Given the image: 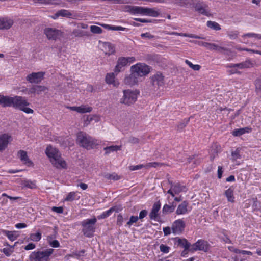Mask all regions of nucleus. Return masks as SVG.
Masks as SVG:
<instances>
[{
	"instance_id": "56",
	"label": "nucleus",
	"mask_w": 261,
	"mask_h": 261,
	"mask_svg": "<svg viewBox=\"0 0 261 261\" xmlns=\"http://www.w3.org/2000/svg\"><path fill=\"white\" fill-rule=\"evenodd\" d=\"M52 211L58 214H62L63 212V208L61 206H53L52 207Z\"/></svg>"
},
{
	"instance_id": "4",
	"label": "nucleus",
	"mask_w": 261,
	"mask_h": 261,
	"mask_svg": "<svg viewBox=\"0 0 261 261\" xmlns=\"http://www.w3.org/2000/svg\"><path fill=\"white\" fill-rule=\"evenodd\" d=\"M139 94V91L137 89L124 90H123V96L120 99V103L130 106L136 101Z\"/></svg>"
},
{
	"instance_id": "43",
	"label": "nucleus",
	"mask_w": 261,
	"mask_h": 261,
	"mask_svg": "<svg viewBox=\"0 0 261 261\" xmlns=\"http://www.w3.org/2000/svg\"><path fill=\"white\" fill-rule=\"evenodd\" d=\"M90 31L91 32L95 34H101L102 32V29L96 25H91L90 27Z\"/></svg>"
},
{
	"instance_id": "28",
	"label": "nucleus",
	"mask_w": 261,
	"mask_h": 261,
	"mask_svg": "<svg viewBox=\"0 0 261 261\" xmlns=\"http://www.w3.org/2000/svg\"><path fill=\"white\" fill-rule=\"evenodd\" d=\"M251 130V128L246 127L239 129H235L233 130L232 134L234 136H240L246 133H249Z\"/></svg>"
},
{
	"instance_id": "61",
	"label": "nucleus",
	"mask_w": 261,
	"mask_h": 261,
	"mask_svg": "<svg viewBox=\"0 0 261 261\" xmlns=\"http://www.w3.org/2000/svg\"><path fill=\"white\" fill-rule=\"evenodd\" d=\"M36 245L35 244L30 243L24 247V249L25 250H30L34 249Z\"/></svg>"
},
{
	"instance_id": "26",
	"label": "nucleus",
	"mask_w": 261,
	"mask_h": 261,
	"mask_svg": "<svg viewBox=\"0 0 261 261\" xmlns=\"http://www.w3.org/2000/svg\"><path fill=\"white\" fill-rule=\"evenodd\" d=\"M176 240H177L178 245L182 247L185 250H189L190 251L191 245L190 243L188 242L186 239H180L179 238H176Z\"/></svg>"
},
{
	"instance_id": "59",
	"label": "nucleus",
	"mask_w": 261,
	"mask_h": 261,
	"mask_svg": "<svg viewBox=\"0 0 261 261\" xmlns=\"http://www.w3.org/2000/svg\"><path fill=\"white\" fill-rule=\"evenodd\" d=\"M123 222V218L121 214H119L117 216V225L119 226H121L122 225Z\"/></svg>"
},
{
	"instance_id": "27",
	"label": "nucleus",
	"mask_w": 261,
	"mask_h": 261,
	"mask_svg": "<svg viewBox=\"0 0 261 261\" xmlns=\"http://www.w3.org/2000/svg\"><path fill=\"white\" fill-rule=\"evenodd\" d=\"M103 47L105 50L106 54L110 55L114 54L115 52L114 46L110 42H104Z\"/></svg>"
},
{
	"instance_id": "64",
	"label": "nucleus",
	"mask_w": 261,
	"mask_h": 261,
	"mask_svg": "<svg viewBox=\"0 0 261 261\" xmlns=\"http://www.w3.org/2000/svg\"><path fill=\"white\" fill-rule=\"evenodd\" d=\"M15 227L18 229H21L25 228L27 227V225L23 223H17L15 225Z\"/></svg>"
},
{
	"instance_id": "13",
	"label": "nucleus",
	"mask_w": 261,
	"mask_h": 261,
	"mask_svg": "<svg viewBox=\"0 0 261 261\" xmlns=\"http://www.w3.org/2000/svg\"><path fill=\"white\" fill-rule=\"evenodd\" d=\"M11 139V136L8 134L0 135V152H2L6 149Z\"/></svg>"
},
{
	"instance_id": "16",
	"label": "nucleus",
	"mask_w": 261,
	"mask_h": 261,
	"mask_svg": "<svg viewBox=\"0 0 261 261\" xmlns=\"http://www.w3.org/2000/svg\"><path fill=\"white\" fill-rule=\"evenodd\" d=\"M253 65V63L250 60H247L244 62L237 64H229L226 65L227 68H238L243 69L249 68Z\"/></svg>"
},
{
	"instance_id": "32",
	"label": "nucleus",
	"mask_w": 261,
	"mask_h": 261,
	"mask_svg": "<svg viewBox=\"0 0 261 261\" xmlns=\"http://www.w3.org/2000/svg\"><path fill=\"white\" fill-rule=\"evenodd\" d=\"M106 82L109 84H113L115 86H116L118 84L115 81L114 73H110L107 74L106 76Z\"/></svg>"
},
{
	"instance_id": "21",
	"label": "nucleus",
	"mask_w": 261,
	"mask_h": 261,
	"mask_svg": "<svg viewBox=\"0 0 261 261\" xmlns=\"http://www.w3.org/2000/svg\"><path fill=\"white\" fill-rule=\"evenodd\" d=\"M207 7V6L206 5H202L200 3H197L195 5L194 8L196 11L198 12L199 13H201V14H203L205 16H210L211 14L209 13V12L207 11L206 8Z\"/></svg>"
},
{
	"instance_id": "33",
	"label": "nucleus",
	"mask_w": 261,
	"mask_h": 261,
	"mask_svg": "<svg viewBox=\"0 0 261 261\" xmlns=\"http://www.w3.org/2000/svg\"><path fill=\"white\" fill-rule=\"evenodd\" d=\"M4 234L11 241H13L15 240L17 238V236L16 235L15 231H10L7 230H4L3 231Z\"/></svg>"
},
{
	"instance_id": "31",
	"label": "nucleus",
	"mask_w": 261,
	"mask_h": 261,
	"mask_svg": "<svg viewBox=\"0 0 261 261\" xmlns=\"http://www.w3.org/2000/svg\"><path fill=\"white\" fill-rule=\"evenodd\" d=\"M72 33L75 37H77L89 36L90 35V33L89 32L84 31L80 29H74Z\"/></svg>"
},
{
	"instance_id": "37",
	"label": "nucleus",
	"mask_w": 261,
	"mask_h": 261,
	"mask_svg": "<svg viewBox=\"0 0 261 261\" xmlns=\"http://www.w3.org/2000/svg\"><path fill=\"white\" fill-rule=\"evenodd\" d=\"M207 26L214 30H220L221 29L220 25L215 21H208L207 22Z\"/></svg>"
},
{
	"instance_id": "7",
	"label": "nucleus",
	"mask_w": 261,
	"mask_h": 261,
	"mask_svg": "<svg viewBox=\"0 0 261 261\" xmlns=\"http://www.w3.org/2000/svg\"><path fill=\"white\" fill-rule=\"evenodd\" d=\"M43 33L49 40L56 41L63 36L61 30L55 28H46L44 29Z\"/></svg>"
},
{
	"instance_id": "39",
	"label": "nucleus",
	"mask_w": 261,
	"mask_h": 261,
	"mask_svg": "<svg viewBox=\"0 0 261 261\" xmlns=\"http://www.w3.org/2000/svg\"><path fill=\"white\" fill-rule=\"evenodd\" d=\"M174 212V206H171L170 205H168L166 204L164 205L162 212L163 214H167L168 213H172Z\"/></svg>"
},
{
	"instance_id": "63",
	"label": "nucleus",
	"mask_w": 261,
	"mask_h": 261,
	"mask_svg": "<svg viewBox=\"0 0 261 261\" xmlns=\"http://www.w3.org/2000/svg\"><path fill=\"white\" fill-rule=\"evenodd\" d=\"M223 173L222 167L221 166H218V178L220 179L222 177Z\"/></svg>"
},
{
	"instance_id": "24",
	"label": "nucleus",
	"mask_w": 261,
	"mask_h": 261,
	"mask_svg": "<svg viewBox=\"0 0 261 261\" xmlns=\"http://www.w3.org/2000/svg\"><path fill=\"white\" fill-rule=\"evenodd\" d=\"M188 202L186 201H183L180 204H179L176 211V213L177 215H182L187 213L188 212L187 210Z\"/></svg>"
},
{
	"instance_id": "30",
	"label": "nucleus",
	"mask_w": 261,
	"mask_h": 261,
	"mask_svg": "<svg viewBox=\"0 0 261 261\" xmlns=\"http://www.w3.org/2000/svg\"><path fill=\"white\" fill-rule=\"evenodd\" d=\"M121 148V146L117 145H112L110 146H107L104 148V150H105V154H108L111 152L120 150Z\"/></svg>"
},
{
	"instance_id": "20",
	"label": "nucleus",
	"mask_w": 261,
	"mask_h": 261,
	"mask_svg": "<svg viewBox=\"0 0 261 261\" xmlns=\"http://www.w3.org/2000/svg\"><path fill=\"white\" fill-rule=\"evenodd\" d=\"M127 60L125 57H120L117 61V63L115 68V72H119L122 70V68L125 66L127 65Z\"/></svg>"
},
{
	"instance_id": "40",
	"label": "nucleus",
	"mask_w": 261,
	"mask_h": 261,
	"mask_svg": "<svg viewBox=\"0 0 261 261\" xmlns=\"http://www.w3.org/2000/svg\"><path fill=\"white\" fill-rule=\"evenodd\" d=\"M215 50H217L220 53H224V54H228V52H230V50L226 47L219 46L216 44V47H214Z\"/></svg>"
},
{
	"instance_id": "62",
	"label": "nucleus",
	"mask_w": 261,
	"mask_h": 261,
	"mask_svg": "<svg viewBox=\"0 0 261 261\" xmlns=\"http://www.w3.org/2000/svg\"><path fill=\"white\" fill-rule=\"evenodd\" d=\"M163 230L165 236H168L171 233V229L169 227H164Z\"/></svg>"
},
{
	"instance_id": "57",
	"label": "nucleus",
	"mask_w": 261,
	"mask_h": 261,
	"mask_svg": "<svg viewBox=\"0 0 261 261\" xmlns=\"http://www.w3.org/2000/svg\"><path fill=\"white\" fill-rule=\"evenodd\" d=\"M142 38H147L149 39H151L154 38V36L151 35L150 33L147 32L145 33H142L141 34Z\"/></svg>"
},
{
	"instance_id": "29",
	"label": "nucleus",
	"mask_w": 261,
	"mask_h": 261,
	"mask_svg": "<svg viewBox=\"0 0 261 261\" xmlns=\"http://www.w3.org/2000/svg\"><path fill=\"white\" fill-rule=\"evenodd\" d=\"M224 195L227 197V200L231 203L234 202V197L233 196V190L229 188L225 191Z\"/></svg>"
},
{
	"instance_id": "54",
	"label": "nucleus",
	"mask_w": 261,
	"mask_h": 261,
	"mask_svg": "<svg viewBox=\"0 0 261 261\" xmlns=\"http://www.w3.org/2000/svg\"><path fill=\"white\" fill-rule=\"evenodd\" d=\"M110 209L112 213L113 212L118 213L122 210V207L121 205H116L112 207Z\"/></svg>"
},
{
	"instance_id": "48",
	"label": "nucleus",
	"mask_w": 261,
	"mask_h": 261,
	"mask_svg": "<svg viewBox=\"0 0 261 261\" xmlns=\"http://www.w3.org/2000/svg\"><path fill=\"white\" fill-rule=\"evenodd\" d=\"M190 120V118L188 119H185L183 120L181 122L179 123V124L177 125V127L179 129H183L188 123Z\"/></svg>"
},
{
	"instance_id": "11",
	"label": "nucleus",
	"mask_w": 261,
	"mask_h": 261,
	"mask_svg": "<svg viewBox=\"0 0 261 261\" xmlns=\"http://www.w3.org/2000/svg\"><path fill=\"white\" fill-rule=\"evenodd\" d=\"M185 224L182 220L178 219L176 220L172 224V232L175 234H180L184 230Z\"/></svg>"
},
{
	"instance_id": "3",
	"label": "nucleus",
	"mask_w": 261,
	"mask_h": 261,
	"mask_svg": "<svg viewBox=\"0 0 261 261\" xmlns=\"http://www.w3.org/2000/svg\"><path fill=\"white\" fill-rule=\"evenodd\" d=\"M76 142L80 146L87 149L93 148L97 145L94 139L83 132L77 133Z\"/></svg>"
},
{
	"instance_id": "50",
	"label": "nucleus",
	"mask_w": 261,
	"mask_h": 261,
	"mask_svg": "<svg viewBox=\"0 0 261 261\" xmlns=\"http://www.w3.org/2000/svg\"><path fill=\"white\" fill-rule=\"evenodd\" d=\"M75 192H70L68 195L67 196L66 198H65L66 201H72L75 199Z\"/></svg>"
},
{
	"instance_id": "18",
	"label": "nucleus",
	"mask_w": 261,
	"mask_h": 261,
	"mask_svg": "<svg viewBox=\"0 0 261 261\" xmlns=\"http://www.w3.org/2000/svg\"><path fill=\"white\" fill-rule=\"evenodd\" d=\"M152 83L153 86L158 87L164 84V76L161 73H157L152 77Z\"/></svg>"
},
{
	"instance_id": "19",
	"label": "nucleus",
	"mask_w": 261,
	"mask_h": 261,
	"mask_svg": "<svg viewBox=\"0 0 261 261\" xmlns=\"http://www.w3.org/2000/svg\"><path fill=\"white\" fill-rule=\"evenodd\" d=\"M18 155L19 156L21 161L25 165L28 166L33 165V162L30 160L27 155L26 151L20 150L18 152Z\"/></svg>"
},
{
	"instance_id": "1",
	"label": "nucleus",
	"mask_w": 261,
	"mask_h": 261,
	"mask_svg": "<svg viewBox=\"0 0 261 261\" xmlns=\"http://www.w3.org/2000/svg\"><path fill=\"white\" fill-rule=\"evenodd\" d=\"M0 105L3 107H13L19 109L27 114L33 113V110L27 106L29 103L25 98L15 96L13 97L0 95Z\"/></svg>"
},
{
	"instance_id": "9",
	"label": "nucleus",
	"mask_w": 261,
	"mask_h": 261,
	"mask_svg": "<svg viewBox=\"0 0 261 261\" xmlns=\"http://www.w3.org/2000/svg\"><path fill=\"white\" fill-rule=\"evenodd\" d=\"M210 248V245L206 241L199 240L191 246L190 251L194 252L196 250L207 252Z\"/></svg>"
},
{
	"instance_id": "41",
	"label": "nucleus",
	"mask_w": 261,
	"mask_h": 261,
	"mask_svg": "<svg viewBox=\"0 0 261 261\" xmlns=\"http://www.w3.org/2000/svg\"><path fill=\"white\" fill-rule=\"evenodd\" d=\"M185 63L190 67L192 69H193L194 70H195V71H198L199 70L200 68H201V66L199 65H198V64H196V65H194L190 61H189V60H185Z\"/></svg>"
},
{
	"instance_id": "38",
	"label": "nucleus",
	"mask_w": 261,
	"mask_h": 261,
	"mask_svg": "<svg viewBox=\"0 0 261 261\" xmlns=\"http://www.w3.org/2000/svg\"><path fill=\"white\" fill-rule=\"evenodd\" d=\"M29 239L33 241L38 242L41 239V234L39 232L35 233H31L30 235Z\"/></svg>"
},
{
	"instance_id": "22",
	"label": "nucleus",
	"mask_w": 261,
	"mask_h": 261,
	"mask_svg": "<svg viewBox=\"0 0 261 261\" xmlns=\"http://www.w3.org/2000/svg\"><path fill=\"white\" fill-rule=\"evenodd\" d=\"M70 109L72 111H76L80 113H85L87 112H90L92 111V108L90 107H86L82 105L80 107H70Z\"/></svg>"
},
{
	"instance_id": "2",
	"label": "nucleus",
	"mask_w": 261,
	"mask_h": 261,
	"mask_svg": "<svg viewBox=\"0 0 261 261\" xmlns=\"http://www.w3.org/2000/svg\"><path fill=\"white\" fill-rule=\"evenodd\" d=\"M45 153L50 158L52 164L57 168H64L66 166V162L62 159L59 150L51 146H48L45 150Z\"/></svg>"
},
{
	"instance_id": "15",
	"label": "nucleus",
	"mask_w": 261,
	"mask_h": 261,
	"mask_svg": "<svg viewBox=\"0 0 261 261\" xmlns=\"http://www.w3.org/2000/svg\"><path fill=\"white\" fill-rule=\"evenodd\" d=\"M160 208L161 203L159 201L153 204L151 211L149 215L151 220H157L159 216V211Z\"/></svg>"
},
{
	"instance_id": "6",
	"label": "nucleus",
	"mask_w": 261,
	"mask_h": 261,
	"mask_svg": "<svg viewBox=\"0 0 261 261\" xmlns=\"http://www.w3.org/2000/svg\"><path fill=\"white\" fill-rule=\"evenodd\" d=\"M97 221L95 217L92 219H86L81 222V225L83 227L82 232L87 237H91L93 236L95 230V224Z\"/></svg>"
},
{
	"instance_id": "25",
	"label": "nucleus",
	"mask_w": 261,
	"mask_h": 261,
	"mask_svg": "<svg viewBox=\"0 0 261 261\" xmlns=\"http://www.w3.org/2000/svg\"><path fill=\"white\" fill-rule=\"evenodd\" d=\"M170 184L171 185L175 194H178L180 192L184 191L185 189V186L181 185L179 183L173 184L172 182L169 181Z\"/></svg>"
},
{
	"instance_id": "14",
	"label": "nucleus",
	"mask_w": 261,
	"mask_h": 261,
	"mask_svg": "<svg viewBox=\"0 0 261 261\" xmlns=\"http://www.w3.org/2000/svg\"><path fill=\"white\" fill-rule=\"evenodd\" d=\"M147 8L136 6H128L127 11L131 14H140L146 15Z\"/></svg>"
},
{
	"instance_id": "55",
	"label": "nucleus",
	"mask_w": 261,
	"mask_h": 261,
	"mask_svg": "<svg viewBox=\"0 0 261 261\" xmlns=\"http://www.w3.org/2000/svg\"><path fill=\"white\" fill-rule=\"evenodd\" d=\"M49 245L54 248L59 247L60 246V243L58 240H55L53 241H49Z\"/></svg>"
},
{
	"instance_id": "36",
	"label": "nucleus",
	"mask_w": 261,
	"mask_h": 261,
	"mask_svg": "<svg viewBox=\"0 0 261 261\" xmlns=\"http://www.w3.org/2000/svg\"><path fill=\"white\" fill-rule=\"evenodd\" d=\"M146 15L152 17H158L160 15V12L153 8H147Z\"/></svg>"
},
{
	"instance_id": "47",
	"label": "nucleus",
	"mask_w": 261,
	"mask_h": 261,
	"mask_svg": "<svg viewBox=\"0 0 261 261\" xmlns=\"http://www.w3.org/2000/svg\"><path fill=\"white\" fill-rule=\"evenodd\" d=\"M24 186L30 189H34L36 187L35 182L30 180L25 181Z\"/></svg>"
},
{
	"instance_id": "12",
	"label": "nucleus",
	"mask_w": 261,
	"mask_h": 261,
	"mask_svg": "<svg viewBox=\"0 0 261 261\" xmlns=\"http://www.w3.org/2000/svg\"><path fill=\"white\" fill-rule=\"evenodd\" d=\"M47 90V88L44 86L41 85H33L30 88L25 89L23 90V92H25L26 94L29 95L31 94H40L42 92H45Z\"/></svg>"
},
{
	"instance_id": "58",
	"label": "nucleus",
	"mask_w": 261,
	"mask_h": 261,
	"mask_svg": "<svg viewBox=\"0 0 261 261\" xmlns=\"http://www.w3.org/2000/svg\"><path fill=\"white\" fill-rule=\"evenodd\" d=\"M147 214H148V212L147 210H142L139 213V216L138 217L139 219H143L147 216Z\"/></svg>"
},
{
	"instance_id": "8",
	"label": "nucleus",
	"mask_w": 261,
	"mask_h": 261,
	"mask_svg": "<svg viewBox=\"0 0 261 261\" xmlns=\"http://www.w3.org/2000/svg\"><path fill=\"white\" fill-rule=\"evenodd\" d=\"M131 70L139 77L146 75L150 72L149 66L142 63H137L132 66Z\"/></svg>"
},
{
	"instance_id": "35",
	"label": "nucleus",
	"mask_w": 261,
	"mask_h": 261,
	"mask_svg": "<svg viewBox=\"0 0 261 261\" xmlns=\"http://www.w3.org/2000/svg\"><path fill=\"white\" fill-rule=\"evenodd\" d=\"M103 177L109 180H118L120 177L116 173H113L112 174L105 173L103 175Z\"/></svg>"
},
{
	"instance_id": "44",
	"label": "nucleus",
	"mask_w": 261,
	"mask_h": 261,
	"mask_svg": "<svg viewBox=\"0 0 261 261\" xmlns=\"http://www.w3.org/2000/svg\"><path fill=\"white\" fill-rule=\"evenodd\" d=\"M231 158L233 161H236L237 159L241 158L240 150L238 148H237L235 151L231 152Z\"/></svg>"
},
{
	"instance_id": "46",
	"label": "nucleus",
	"mask_w": 261,
	"mask_h": 261,
	"mask_svg": "<svg viewBox=\"0 0 261 261\" xmlns=\"http://www.w3.org/2000/svg\"><path fill=\"white\" fill-rule=\"evenodd\" d=\"M112 214L110 209L103 212L101 215L97 216L98 219H102L107 218Z\"/></svg>"
},
{
	"instance_id": "51",
	"label": "nucleus",
	"mask_w": 261,
	"mask_h": 261,
	"mask_svg": "<svg viewBox=\"0 0 261 261\" xmlns=\"http://www.w3.org/2000/svg\"><path fill=\"white\" fill-rule=\"evenodd\" d=\"M139 139L134 136H130L128 138V142L130 143L136 144L139 143Z\"/></svg>"
},
{
	"instance_id": "53",
	"label": "nucleus",
	"mask_w": 261,
	"mask_h": 261,
	"mask_svg": "<svg viewBox=\"0 0 261 261\" xmlns=\"http://www.w3.org/2000/svg\"><path fill=\"white\" fill-rule=\"evenodd\" d=\"M1 251L3 252L7 256H9L13 252V250L9 248H4L2 250H1Z\"/></svg>"
},
{
	"instance_id": "34",
	"label": "nucleus",
	"mask_w": 261,
	"mask_h": 261,
	"mask_svg": "<svg viewBox=\"0 0 261 261\" xmlns=\"http://www.w3.org/2000/svg\"><path fill=\"white\" fill-rule=\"evenodd\" d=\"M56 15L58 16H63L70 18L72 16V14L67 10L62 9L58 11L56 13Z\"/></svg>"
},
{
	"instance_id": "49",
	"label": "nucleus",
	"mask_w": 261,
	"mask_h": 261,
	"mask_svg": "<svg viewBox=\"0 0 261 261\" xmlns=\"http://www.w3.org/2000/svg\"><path fill=\"white\" fill-rule=\"evenodd\" d=\"M139 218L137 216H132L130 217L129 220L127 222V225L130 226L133 223H136Z\"/></svg>"
},
{
	"instance_id": "42",
	"label": "nucleus",
	"mask_w": 261,
	"mask_h": 261,
	"mask_svg": "<svg viewBox=\"0 0 261 261\" xmlns=\"http://www.w3.org/2000/svg\"><path fill=\"white\" fill-rule=\"evenodd\" d=\"M256 91L258 95L261 96V79L255 81Z\"/></svg>"
},
{
	"instance_id": "60",
	"label": "nucleus",
	"mask_w": 261,
	"mask_h": 261,
	"mask_svg": "<svg viewBox=\"0 0 261 261\" xmlns=\"http://www.w3.org/2000/svg\"><path fill=\"white\" fill-rule=\"evenodd\" d=\"M143 167V165L142 164L135 165V166H130L129 167V170L132 171L139 170L141 168H142Z\"/></svg>"
},
{
	"instance_id": "45",
	"label": "nucleus",
	"mask_w": 261,
	"mask_h": 261,
	"mask_svg": "<svg viewBox=\"0 0 261 261\" xmlns=\"http://www.w3.org/2000/svg\"><path fill=\"white\" fill-rule=\"evenodd\" d=\"M201 45L210 50H214V47H216V44L206 42H202Z\"/></svg>"
},
{
	"instance_id": "23",
	"label": "nucleus",
	"mask_w": 261,
	"mask_h": 261,
	"mask_svg": "<svg viewBox=\"0 0 261 261\" xmlns=\"http://www.w3.org/2000/svg\"><path fill=\"white\" fill-rule=\"evenodd\" d=\"M13 21L7 18L0 19V29H8L13 24Z\"/></svg>"
},
{
	"instance_id": "52",
	"label": "nucleus",
	"mask_w": 261,
	"mask_h": 261,
	"mask_svg": "<svg viewBox=\"0 0 261 261\" xmlns=\"http://www.w3.org/2000/svg\"><path fill=\"white\" fill-rule=\"evenodd\" d=\"M160 249L161 252H162L163 253H167L169 251L170 247L165 245L161 244L160 246Z\"/></svg>"
},
{
	"instance_id": "17",
	"label": "nucleus",
	"mask_w": 261,
	"mask_h": 261,
	"mask_svg": "<svg viewBox=\"0 0 261 261\" xmlns=\"http://www.w3.org/2000/svg\"><path fill=\"white\" fill-rule=\"evenodd\" d=\"M139 77L132 71L131 74L124 79V83L128 86H133L138 82Z\"/></svg>"
},
{
	"instance_id": "5",
	"label": "nucleus",
	"mask_w": 261,
	"mask_h": 261,
	"mask_svg": "<svg viewBox=\"0 0 261 261\" xmlns=\"http://www.w3.org/2000/svg\"><path fill=\"white\" fill-rule=\"evenodd\" d=\"M53 249H47L41 251L38 250L32 252L29 255L30 261H49L50 256L54 252Z\"/></svg>"
},
{
	"instance_id": "10",
	"label": "nucleus",
	"mask_w": 261,
	"mask_h": 261,
	"mask_svg": "<svg viewBox=\"0 0 261 261\" xmlns=\"http://www.w3.org/2000/svg\"><path fill=\"white\" fill-rule=\"evenodd\" d=\"M44 74V72H33L27 75L26 80L31 83L38 84L43 79Z\"/></svg>"
}]
</instances>
